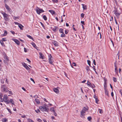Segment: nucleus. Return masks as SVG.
<instances>
[{
  "instance_id": "43",
  "label": "nucleus",
  "mask_w": 122,
  "mask_h": 122,
  "mask_svg": "<svg viewBox=\"0 0 122 122\" xmlns=\"http://www.w3.org/2000/svg\"><path fill=\"white\" fill-rule=\"evenodd\" d=\"M7 109L8 111V112L11 114H12V112H11V110L10 109L7 108Z\"/></svg>"
},
{
  "instance_id": "9",
  "label": "nucleus",
  "mask_w": 122,
  "mask_h": 122,
  "mask_svg": "<svg viewBox=\"0 0 122 122\" xmlns=\"http://www.w3.org/2000/svg\"><path fill=\"white\" fill-rule=\"evenodd\" d=\"M6 102V104H8L10 103H11L13 105H14V102L13 101V100L11 99H10V101L8 100V101H7Z\"/></svg>"
},
{
  "instance_id": "21",
  "label": "nucleus",
  "mask_w": 122,
  "mask_h": 122,
  "mask_svg": "<svg viewBox=\"0 0 122 122\" xmlns=\"http://www.w3.org/2000/svg\"><path fill=\"white\" fill-rule=\"evenodd\" d=\"M81 5L82 6V8L84 10H85L87 9V6L86 5H85L83 4H82Z\"/></svg>"
},
{
  "instance_id": "32",
  "label": "nucleus",
  "mask_w": 122,
  "mask_h": 122,
  "mask_svg": "<svg viewBox=\"0 0 122 122\" xmlns=\"http://www.w3.org/2000/svg\"><path fill=\"white\" fill-rule=\"evenodd\" d=\"M0 42L1 45L3 46H5V45H4L3 41H0Z\"/></svg>"
},
{
  "instance_id": "58",
  "label": "nucleus",
  "mask_w": 122,
  "mask_h": 122,
  "mask_svg": "<svg viewBox=\"0 0 122 122\" xmlns=\"http://www.w3.org/2000/svg\"><path fill=\"white\" fill-rule=\"evenodd\" d=\"M24 51L25 52H27V49L25 48H24Z\"/></svg>"
},
{
  "instance_id": "53",
  "label": "nucleus",
  "mask_w": 122,
  "mask_h": 122,
  "mask_svg": "<svg viewBox=\"0 0 122 122\" xmlns=\"http://www.w3.org/2000/svg\"><path fill=\"white\" fill-rule=\"evenodd\" d=\"M69 32V30H65V33L66 34H67Z\"/></svg>"
},
{
  "instance_id": "27",
  "label": "nucleus",
  "mask_w": 122,
  "mask_h": 122,
  "mask_svg": "<svg viewBox=\"0 0 122 122\" xmlns=\"http://www.w3.org/2000/svg\"><path fill=\"white\" fill-rule=\"evenodd\" d=\"M86 69L87 72H88L89 71H91L89 67L88 66H87L86 67Z\"/></svg>"
},
{
  "instance_id": "19",
  "label": "nucleus",
  "mask_w": 122,
  "mask_h": 122,
  "mask_svg": "<svg viewBox=\"0 0 122 122\" xmlns=\"http://www.w3.org/2000/svg\"><path fill=\"white\" fill-rule=\"evenodd\" d=\"M48 11L50 12L52 15H55L56 14L55 12L53 10H48Z\"/></svg>"
},
{
  "instance_id": "46",
  "label": "nucleus",
  "mask_w": 122,
  "mask_h": 122,
  "mask_svg": "<svg viewBox=\"0 0 122 122\" xmlns=\"http://www.w3.org/2000/svg\"><path fill=\"white\" fill-rule=\"evenodd\" d=\"M52 1L53 3H57L58 1V0H52Z\"/></svg>"
},
{
  "instance_id": "31",
  "label": "nucleus",
  "mask_w": 122,
  "mask_h": 122,
  "mask_svg": "<svg viewBox=\"0 0 122 122\" xmlns=\"http://www.w3.org/2000/svg\"><path fill=\"white\" fill-rule=\"evenodd\" d=\"M50 111L53 112H54V111H55V110H54V108L53 107H51V108L50 109Z\"/></svg>"
},
{
  "instance_id": "63",
  "label": "nucleus",
  "mask_w": 122,
  "mask_h": 122,
  "mask_svg": "<svg viewBox=\"0 0 122 122\" xmlns=\"http://www.w3.org/2000/svg\"><path fill=\"white\" fill-rule=\"evenodd\" d=\"M1 82L3 84L4 83V81L3 79L1 80Z\"/></svg>"
},
{
  "instance_id": "37",
  "label": "nucleus",
  "mask_w": 122,
  "mask_h": 122,
  "mask_svg": "<svg viewBox=\"0 0 122 122\" xmlns=\"http://www.w3.org/2000/svg\"><path fill=\"white\" fill-rule=\"evenodd\" d=\"M113 79L114 82H116L117 81V79L115 77H113Z\"/></svg>"
},
{
  "instance_id": "59",
  "label": "nucleus",
  "mask_w": 122,
  "mask_h": 122,
  "mask_svg": "<svg viewBox=\"0 0 122 122\" xmlns=\"http://www.w3.org/2000/svg\"><path fill=\"white\" fill-rule=\"evenodd\" d=\"M26 60L28 61L29 63H30L31 62V61H30L28 58H27L26 59Z\"/></svg>"
},
{
  "instance_id": "48",
  "label": "nucleus",
  "mask_w": 122,
  "mask_h": 122,
  "mask_svg": "<svg viewBox=\"0 0 122 122\" xmlns=\"http://www.w3.org/2000/svg\"><path fill=\"white\" fill-rule=\"evenodd\" d=\"M40 23H41V25L42 26V27H43V28L44 29H45V26L42 23V22H40Z\"/></svg>"
},
{
  "instance_id": "15",
  "label": "nucleus",
  "mask_w": 122,
  "mask_h": 122,
  "mask_svg": "<svg viewBox=\"0 0 122 122\" xmlns=\"http://www.w3.org/2000/svg\"><path fill=\"white\" fill-rule=\"evenodd\" d=\"M39 55H40L39 58H40L42 59H43L44 58V56L42 53L39 52Z\"/></svg>"
},
{
  "instance_id": "14",
  "label": "nucleus",
  "mask_w": 122,
  "mask_h": 122,
  "mask_svg": "<svg viewBox=\"0 0 122 122\" xmlns=\"http://www.w3.org/2000/svg\"><path fill=\"white\" fill-rule=\"evenodd\" d=\"M105 91V94L108 97H109V94L108 91L107 89H104Z\"/></svg>"
},
{
  "instance_id": "49",
  "label": "nucleus",
  "mask_w": 122,
  "mask_h": 122,
  "mask_svg": "<svg viewBox=\"0 0 122 122\" xmlns=\"http://www.w3.org/2000/svg\"><path fill=\"white\" fill-rule=\"evenodd\" d=\"M7 34V31H4V36H6Z\"/></svg>"
},
{
  "instance_id": "51",
  "label": "nucleus",
  "mask_w": 122,
  "mask_h": 122,
  "mask_svg": "<svg viewBox=\"0 0 122 122\" xmlns=\"http://www.w3.org/2000/svg\"><path fill=\"white\" fill-rule=\"evenodd\" d=\"M2 96H3L2 95V94H1V93H0V101L1 100V99H3L2 98Z\"/></svg>"
},
{
  "instance_id": "28",
  "label": "nucleus",
  "mask_w": 122,
  "mask_h": 122,
  "mask_svg": "<svg viewBox=\"0 0 122 122\" xmlns=\"http://www.w3.org/2000/svg\"><path fill=\"white\" fill-rule=\"evenodd\" d=\"M104 89H107V83L106 82H105V83H104Z\"/></svg>"
},
{
  "instance_id": "23",
  "label": "nucleus",
  "mask_w": 122,
  "mask_h": 122,
  "mask_svg": "<svg viewBox=\"0 0 122 122\" xmlns=\"http://www.w3.org/2000/svg\"><path fill=\"white\" fill-rule=\"evenodd\" d=\"M35 101L37 104H39L40 103V100L37 98H36L35 99Z\"/></svg>"
},
{
  "instance_id": "36",
  "label": "nucleus",
  "mask_w": 122,
  "mask_h": 122,
  "mask_svg": "<svg viewBox=\"0 0 122 122\" xmlns=\"http://www.w3.org/2000/svg\"><path fill=\"white\" fill-rule=\"evenodd\" d=\"M13 19L15 20H16V19H19V17H15V16H13Z\"/></svg>"
},
{
  "instance_id": "25",
  "label": "nucleus",
  "mask_w": 122,
  "mask_h": 122,
  "mask_svg": "<svg viewBox=\"0 0 122 122\" xmlns=\"http://www.w3.org/2000/svg\"><path fill=\"white\" fill-rule=\"evenodd\" d=\"M59 32L60 33H64V30L60 28L59 29Z\"/></svg>"
},
{
  "instance_id": "41",
  "label": "nucleus",
  "mask_w": 122,
  "mask_h": 122,
  "mask_svg": "<svg viewBox=\"0 0 122 122\" xmlns=\"http://www.w3.org/2000/svg\"><path fill=\"white\" fill-rule=\"evenodd\" d=\"M85 15L83 13H82L81 14V16L82 18H83Z\"/></svg>"
},
{
  "instance_id": "64",
  "label": "nucleus",
  "mask_w": 122,
  "mask_h": 122,
  "mask_svg": "<svg viewBox=\"0 0 122 122\" xmlns=\"http://www.w3.org/2000/svg\"><path fill=\"white\" fill-rule=\"evenodd\" d=\"M28 122H34L31 119H30L28 120Z\"/></svg>"
},
{
  "instance_id": "30",
  "label": "nucleus",
  "mask_w": 122,
  "mask_h": 122,
  "mask_svg": "<svg viewBox=\"0 0 122 122\" xmlns=\"http://www.w3.org/2000/svg\"><path fill=\"white\" fill-rule=\"evenodd\" d=\"M43 18L45 20H47V18L46 15H43Z\"/></svg>"
},
{
  "instance_id": "5",
  "label": "nucleus",
  "mask_w": 122,
  "mask_h": 122,
  "mask_svg": "<svg viewBox=\"0 0 122 122\" xmlns=\"http://www.w3.org/2000/svg\"><path fill=\"white\" fill-rule=\"evenodd\" d=\"M37 9L36 10V11L37 13L39 14L40 15V14L42 12H44V11L41 9H40L39 8L37 7Z\"/></svg>"
},
{
  "instance_id": "44",
  "label": "nucleus",
  "mask_w": 122,
  "mask_h": 122,
  "mask_svg": "<svg viewBox=\"0 0 122 122\" xmlns=\"http://www.w3.org/2000/svg\"><path fill=\"white\" fill-rule=\"evenodd\" d=\"M110 41L111 42L113 46L114 47V43H113V41H112V39L111 38H110Z\"/></svg>"
},
{
  "instance_id": "54",
  "label": "nucleus",
  "mask_w": 122,
  "mask_h": 122,
  "mask_svg": "<svg viewBox=\"0 0 122 122\" xmlns=\"http://www.w3.org/2000/svg\"><path fill=\"white\" fill-rule=\"evenodd\" d=\"M114 66L115 67V68L117 69V63L116 62H115L114 63Z\"/></svg>"
},
{
  "instance_id": "57",
  "label": "nucleus",
  "mask_w": 122,
  "mask_h": 122,
  "mask_svg": "<svg viewBox=\"0 0 122 122\" xmlns=\"http://www.w3.org/2000/svg\"><path fill=\"white\" fill-rule=\"evenodd\" d=\"M53 113H54V114L55 116H57V114L56 113V112L55 111H54V112Z\"/></svg>"
},
{
  "instance_id": "20",
  "label": "nucleus",
  "mask_w": 122,
  "mask_h": 122,
  "mask_svg": "<svg viewBox=\"0 0 122 122\" xmlns=\"http://www.w3.org/2000/svg\"><path fill=\"white\" fill-rule=\"evenodd\" d=\"M53 90L54 92L56 93H58L59 92V91L56 88H53Z\"/></svg>"
},
{
  "instance_id": "39",
  "label": "nucleus",
  "mask_w": 122,
  "mask_h": 122,
  "mask_svg": "<svg viewBox=\"0 0 122 122\" xmlns=\"http://www.w3.org/2000/svg\"><path fill=\"white\" fill-rule=\"evenodd\" d=\"M87 119L89 121H90L92 119V118L91 117H88Z\"/></svg>"
},
{
  "instance_id": "16",
  "label": "nucleus",
  "mask_w": 122,
  "mask_h": 122,
  "mask_svg": "<svg viewBox=\"0 0 122 122\" xmlns=\"http://www.w3.org/2000/svg\"><path fill=\"white\" fill-rule=\"evenodd\" d=\"M17 24L19 25L18 26L20 28V29L21 30H23V28L24 27L21 24L19 23H17Z\"/></svg>"
},
{
  "instance_id": "17",
  "label": "nucleus",
  "mask_w": 122,
  "mask_h": 122,
  "mask_svg": "<svg viewBox=\"0 0 122 122\" xmlns=\"http://www.w3.org/2000/svg\"><path fill=\"white\" fill-rule=\"evenodd\" d=\"M52 43L55 46H58V43L56 41H54L53 42H52Z\"/></svg>"
},
{
  "instance_id": "18",
  "label": "nucleus",
  "mask_w": 122,
  "mask_h": 122,
  "mask_svg": "<svg viewBox=\"0 0 122 122\" xmlns=\"http://www.w3.org/2000/svg\"><path fill=\"white\" fill-rule=\"evenodd\" d=\"M54 27L55 28H54L53 29H52V30L53 31L55 32L57 31L59 29V28L56 26H54Z\"/></svg>"
},
{
  "instance_id": "35",
  "label": "nucleus",
  "mask_w": 122,
  "mask_h": 122,
  "mask_svg": "<svg viewBox=\"0 0 122 122\" xmlns=\"http://www.w3.org/2000/svg\"><path fill=\"white\" fill-rule=\"evenodd\" d=\"M115 72L116 74L118 75V70L117 69L115 68Z\"/></svg>"
},
{
  "instance_id": "56",
  "label": "nucleus",
  "mask_w": 122,
  "mask_h": 122,
  "mask_svg": "<svg viewBox=\"0 0 122 122\" xmlns=\"http://www.w3.org/2000/svg\"><path fill=\"white\" fill-rule=\"evenodd\" d=\"M93 63H94V65H96V63L95 61V60L94 59L93 60Z\"/></svg>"
},
{
  "instance_id": "7",
  "label": "nucleus",
  "mask_w": 122,
  "mask_h": 122,
  "mask_svg": "<svg viewBox=\"0 0 122 122\" xmlns=\"http://www.w3.org/2000/svg\"><path fill=\"white\" fill-rule=\"evenodd\" d=\"M22 64L27 70L28 71H30V69L28 66L25 63L23 62L22 63Z\"/></svg>"
},
{
  "instance_id": "50",
  "label": "nucleus",
  "mask_w": 122,
  "mask_h": 122,
  "mask_svg": "<svg viewBox=\"0 0 122 122\" xmlns=\"http://www.w3.org/2000/svg\"><path fill=\"white\" fill-rule=\"evenodd\" d=\"M37 121L39 122H41L42 121V120L39 118H37L36 119Z\"/></svg>"
},
{
  "instance_id": "34",
  "label": "nucleus",
  "mask_w": 122,
  "mask_h": 122,
  "mask_svg": "<svg viewBox=\"0 0 122 122\" xmlns=\"http://www.w3.org/2000/svg\"><path fill=\"white\" fill-rule=\"evenodd\" d=\"M87 63L91 67V62L89 60H87Z\"/></svg>"
},
{
  "instance_id": "26",
  "label": "nucleus",
  "mask_w": 122,
  "mask_h": 122,
  "mask_svg": "<svg viewBox=\"0 0 122 122\" xmlns=\"http://www.w3.org/2000/svg\"><path fill=\"white\" fill-rule=\"evenodd\" d=\"M4 58L6 61H9L8 57L6 55L5 56Z\"/></svg>"
},
{
  "instance_id": "29",
  "label": "nucleus",
  "mask_w": 122,
  "mask_h": 122,
  "mask_svg": "<svg viewBox=\"0 0 122 122\" xmlns=\"http://www.w3.org/2000/svg\"><path fill=\"white\" fill-rule=\"evenodd\" d=\"M2 121L3 122H7L8 121V119L6 118H3Z\"/></svg>"
},
{
  "instance_id": "22",
  "label": "nucleus",
  "mask_w": 122,
  "mask_h": 122,
  "mask_svg": "<svg viewBox=\"0 0 122 122\" xmlns=\"http://www.w3.org/2000/svg\"><path fill=\"white\" fill-rule=\"evenodd\" d=\"M32 45L37 50V48H38V47L36 46L35 44L33 42H32L31 43Z\"/></svg>"
},
{
  "instance_id": "55",
  "label": "nucleus",
  "mask_w": 122,
  "mask_h": 122,
  "mask_svg": "<svg viewBox=\"0 0 122 122\" xmlns=\"http://www.w3.org/2000/svg\"><path fill=\"white\" fill-rule=\"evenodd\" d=\"M10 32L13 35H14L15 34V33L14 31L11 30L10 31Z\"/></svg>"
},
{
  "instance_id": "62",
  "label": "nucleus",
  "mask_w": 122,
  "mask_h": 122,
  "mask_svg": "<svg viewBox=\"0 0 122 122\" xmlns=\"http://www.w3.org/2000/svg\"><path fill=\"white\" fill-rule=\"evenodd\" d=\"M81 23L83 25H85L84 21H81Z\"/></svg>"
},
{
  "instance_id": "10",
  "label": "nucleus",
  "mask_w": 122,
  "mask_h": 122,
  "mask_svg": "<svg viewBox=\"0 0 122 122\" xmlns=\"http://www.w3.org/2000/svg\"><path fill=\"white\" fill-rule=\"evenodd\" d=\"M87 85L92 88H95V86L94 84H91L90 82H89L88 81H87Z\"/></svg>"
},
{
  "instance_id": "60",
  "label": "nucleus",
  "mask_w": 122,
  "mask_h": 122,
  "mask_svg": "<svg viewBox=\"0 0 122 122\" xmlns=\"http://www.w3.org/2000/svg\"><path fill=\"white\" fill-rule=\"evenodd\" d=\"M115 23H116V24L117 25H119V24L117 23L115 17Z\"/></svg>"
},
{
  "instance_id": "6",
  "label": "nucleus",
  "mask_w": 122,
  "mask_h": 122,
  "mask_svg": "<svg viewBox=\"0 0 122 122\" xmlns=\"http://www.w3.org/2000/svg\"><path fill=\"white\" fill-rule=\"evenodd\" d=\"M117 8H115L114 10L113 11V12H114V14L116 15V16L117 17H119L120 15L121 14L120 13H118L117 12Z\"/></svg>"
},
{
  "instance_id": "33",
  "label": "nucleus",
  "mask_w": 122,
  "mask_h": 122,
  "mask_svg": "<svg viewBox=\"0 0 122 122\" xmlns=\"http://www.w3.org/2000/svg\"><path fill=\"white\" fill-rule=\"evenodd\" d=\"M35 111L37 113H39V112H40V113H41L40 112V110L38 109H37V110H35Z\"/></svg>"
},
{
  "instance_id": "47",
  "label": "nucleus",
  "mask_w": 122,
  "mask_h": 122,
  "mask_svg": "<svg viewBox=\"0 0 122 122\" xmlns=\"http://www.w3.org/2000/svg\"><path fill=\"white\" fill-rule=\"evenodd\" d=\"M95 101H96V102L97 104H98V102L99 101V100L98 99H97V98H96V99H95Z\"/></svg>"
},
{
  "instance_id": "38",
  "label": "nucleus",
  "mask_w": 122,
  "mask_h": 122,
  "mask_svg": "<svg viewBox=\"0 0 122 122\" xmlns=\"http://www.w3.org/2000/svg\"><path fill=\"white\" fill-rule=\"evenodd\" d=\"M66 36V35L64 33H62V34H61V37H65Z\"/></svg>"
},
{
  "instance_id": "61",
  "label": "nucleus",
  "mask_w": 122,
  "mask_h": 122,
  "mask_svg": "<svg viewBox=\"0 0 122 122\" xmlns=\"http://www.w3.org/2000/svg\"><path fill=\"white\" fill-rule=\"evenodd\" d=\"M30 80L31 81H33L34 83H35V81L33 79H32V78H30Z\"/></svg>"
},
{
  "instance_id": "2",
  "label": "nucleus",
  "mask_w": 122,
  "mask_h": 122,
  "mask_svg": "<svg viewBox=\"0 0 122 122\" xmlns=\"http://www.w3.org/2000/svg\"><path fill=\"white\" fill-rule=\"evenodd\" d=\"M46 106H47V105L46 104H45L44 106H40L39 108L42 111H46L48 112L49 111V109L46 107Z\"/></svg>"
},
{
  "instance_id": "3",
  "label": "nucleus",
  "mask_w": 122,
  "mask_h": 122,
  "mask_svg": "<svg viewBox=\"0 0 122 122\" xmlns=\"http://www.w3.org/2000/svg\"><path fill=\"white\" fill-rule=\"evenodd\" d=\"M1 89L2 91L5 92H7L9 91L8 88L6 86L5 84L2 85L1 86Z\"/></svg>"
},
{
  "instance_id": "11",
  "label": "nucleus",
  "mask_w": 122,
  "mask_h": 122,
  "mask_svg": "<svg viewBox=\"0 0 122 122\" xmlns=\"http://www.w3.org/2000/svg\"><path fill=\"white\" fill-rule=\"evenodd\" d=\"M49 63L53 65V62L52 61V59L51 58H52V56H51V54H50L49 56Z\"/></svg>"
},
{
  "instance_id": "1",
  "label": "nucleus",
  "mask_w": 122,
  "mask_h": 122,
  "mask_svg": "<svg viewBox=\"0 0 122 122\" xmlns=\"http://www.w3.org/2000/svg\"><path fill=\"white\" fill-rule=\"evenodd\" d=\"M89 111V107L87 106L84 107L80 112L81 115L80 116L81 117L84 118V116L85 115V113L86 112H88Z\"/></svg>"
},
{
  "instance_id": "42",
  "label": "nucleus",
  "mask_w": 122,
  "mask_h": 122,
  "mask_svg": "<svg viewBox=\"0 0 122 122\" xmlns=\"http://www.w3.org/2000/svg\"><path fill=\"white\" fill-rule=\"evenodd\" d=\"M99 113H102L103 112L102 110L101 109H99Z\"/></svg>"
},
{
  "instance_id": "52",
  "label": "nucleus",
  "mask_w": 122,
  "mask_h": 122,
  "mask_svg": "<svg viewBox=\"0 0 122 122\" xmlns=\"http://www.w3.org/2000/svg\"><path fill=\"white\" fill-rule=\"evenodd\" d=\"M73 66H76V64L75 62H73L72 64Z\"/></svg>"
},
{
  "instance_id": "45",
  "label": "nucleus",
  "mask_w": 122,
  "mask_h": 122,
  "mask_svg": "<svg viewBox=\"0 0 122 122\" xmlns=\"http://www.w3.org/2000/svg\"><path fill=\"white\" fill-rule=\"evenodd\" d=\"M8 92H9V94H11V95H13V94L12 93V91H10L9 90Z\"/></svg>"
},
{
  "instance_id": "4",
  "label": "nucleus",
  "mask_w": 122,
  "mask_h": 122,
  "mask_svg": "<svg viewBox=\"0 0 122 122\" xmlns=\"http://www.w3.org/2000/svg\"><path fill=\"white\" fill-rule=\"evenodd\" d=\"M8 97L6 95H5L3 97V99H1V100L0 101L2 102H3L4 101L6 103V101H8Z\"/></svg>"
},
{
  "instance_id": "8",
  "label": "nucleus",
  "mask_w": 122,
  "mask_h": 122,
  "mask_svg": "<svg viewBox=\"0 0 122 122\" xmlns=\"http://www.w3.org/2000/svg\"><path fill=\"white\" fill-rule=\"evenodd\" d=\"M4 15H3L4 19L5 20H6V21L8 20L9 19V15L6 14V13L5 14H4Z\"/></svg>"
},
{
  "instance_id": "13",
  "label": "nucleus",
  "mask_w": 122,
  "mask_h": 122,
  "mask_svg": "<svg viewBox=\"0 0 122 122\" xmlns=\"http://www.w3.org/2000/svg\"><path fill=\"white\" fill-rule=\"evenodd\" d=\"M12 40L17 45H20V42L18 40H17L16 39H12Z\"/></svg>"
},
{
  "instance_id": "12",
  "label": "nucleus",
  "mask_w": 122,
  "mask_h": 122,
  "mask_svg": "<svg viewBox=\"0 0 122 122\" xmlns=\"http://www.w3.org/2000/svg\"><path fill=\"white\" fill-rule=\"evenodd\" d=\"M5 7L6 9H7V11L10 12H12V10L10 8L9 6L6 4H5Z\"/></svg>"
},
{
  "instance_id": "40",
  "label": "nucleus",
  "mask_w": 122,
  "mask_h": 122,
  "mask_svg": "<svg viewBox=\"0 0 122 122\" xmlns=\"http://www.w3.org/2000/svg\"><path fill=\"white\" fill-rule=\"evenodd\" d=\"M6 38H3L2 39V40L1 41H6Z\"/></svg>"
},
{
  "instance_id": "24",
  "label": "nucleus",
  "mask_w": 122,
  "mask_h": 122,
  "mask_svg": "<svg viewBox=\"0 0 122 122\" xmlns=\"http://www.w3.org/2000/svg\"><path fill=\"white\" fill-rule=\"evenodd\" d=\"M26 36H27V37L29 38L30 39H32V40L34 41V39L30 35H27Z\"/></svg>"
}]
</instances>
